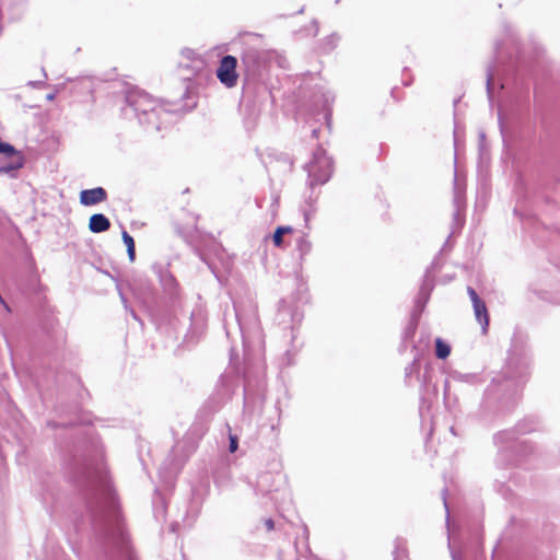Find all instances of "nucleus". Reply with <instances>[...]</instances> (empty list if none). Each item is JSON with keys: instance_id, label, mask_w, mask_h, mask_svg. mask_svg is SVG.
Returning <instances> with one entry per match:
<instances>
[{"instance_id": "nucleus-1", "label": "nucleus", "mask_w": 560, "mask_h": 560, "mask_svg": "<svg viewBox=\"0 0 560 560\" xmlns=\"http://www.w3.org/2000/svg\"><path fill=\"white\" fill-rule=\"evenodd\" d=\"M90 498L88 508L92 514L93 526L101 532L103 540L119 551L127 549L128 538L122 528L119 506L115 491L103 470L88 476Z\"/></svg>"}, {"instance_id": "nucleus-2", "label": "nucleus", "mask_w": 560, "mask_h": 560, "mask_svg": "<svg viewBox=\"0 0 560 560\" xmlns=\"http://www.w3.org/2000/svg\"><path fill=\"white\" fill-rule=\"evenodd\" d=\"M126 118L136 117L141 125L160 131L174 121L175 110L166 107L138 89L130 90L126 94V105L122 107Z\"/></svg>"}, {"instance_id": "nucleus-3", "label": "nucleus", "mask_w": 560, "mask_h": 560, "mask_svg": "<svg viewBox=\"0 0 560 560\" xmlns=\"http://www.w3.org/2000/svg\"><path fill=\"white\" fill-rule=\"evenodd\" d=\"M234 312L238 331L243 340L244 351L253 342H261V329L257 314V307L248 302L246 305L234 303Z\"/></svg>"}, {"instance_id": "nucleus-4", "label": "nucleus", "mask_w": 560, "mask_h": 560, "mask_svg": "<svg viewBox=\"0 0 560 560\" xmlns=\"http://www.w3.org/2000/svg\"><path fill=\"white\" fill-rule=\"evenodd\" d=\"M275 51L246 45L241 55V65L247 79L257 78L272 59Z\"/></svg>"}, {"instance_id": "nucleus-5", "label": "nucleus", "mask_w": 560, "mask_h": 560, "mask_svg": "<svg viewBox=\"0 0 560 560\" xmlns=\"http://www.w3.org/2000/svg\"><path fill=\"white\" fill-rule=\"evenodd\" d=\"M308 175V186L311 189L316 185L327 183L332 174V161L326 154L323 148H317L310 163L305 165Z\"/></svg>"}, {"instance_id": "nucleus-6", "label": "nucleus", "mask_w": 560, "mask_h": 560, "mask_svg": "<svg viewBox=\"0 0 560 560\" xmlns=\"http://www.w3.org/2000/svg\"><path fill=\"white\" fill-rule=\"evenodd\" d=\"M529 362L530 358L526 352L516 354V352L513 351L510 354L504 376L506 377V381H511V384H508L505 387L509 389L511 388L513 395L516 394L520 384L527 376Z\"/></svg>"}, {"instance_id": "nucleus-7", "label": "nucleus", "mask_w": 560, "mask_h": 560, "mask_svg": "<svg viewBox=\"0 0 560 560\" xmlns=\"http://www.w3.org/2000/svg\"><path fill=\"white\" fill-rule=\"evenodd\" d=\"M236 66L237 59L234 56L226 55L220 60L217 77L226 88H234L237 83Z\"/></svg>"}, {"instance_id": "nucleus-8", "label": "nucleus", "mask_w": 560, "mask_h": 560, "mask_svg": "<svg viewBox=\"0 0 560 560\" xmlns=\"http://www.w3.org/2000/svg\"><path fill=\"white\" fill-rule=\"evenodd\" d=\"M413 381L420 383L421 387H427L430 381V368L427 366L421 373V363L417 357L405 368V382L411 385Z\"/></svg>"}, {"instance_id": "nucleus-9", "label": "nucleus", "mask_w": 560, "mask_h": 560, "mask_svg": "<svg viewBox=\"0 0 560 560\" xmlns=\"http://www.w3.org/2000/svg\"><path fill=\"white\" fill-rule=\"evenodd\" d=\"M467 293L471 300L474 313L477 322L481 325L482 331L486 332L489 326V315L485 302L479 298L475 289L467 288Z\"/></svg>"}, {"instance_id": "nucleus-10", "label": "nucleus", "mask_w": 560, "mask_h": 560, "mask_svg": "<svg viewBox=\"0 0 560 560\" xmlns=\"http://www.w3.org/2000/svg\"><path fill=\"white\" fill-rule=\"evenodd\" d=\"M538 422L535 419H525L523 422L518 423L515 431H502L499 432L494 440L497 443H505L513 441L515 439V432L517 434H527L532 431L537 430Z\"/></svg>"}, {"instance_id": "nucleus-11", "label": "nucleus", "mask_w": 560, "mask_h": 560, "mask_svg": "<svg viewBox=\"0 0 560 560\" xmlns=\"http://www.w3.org/2000/svg\"><path fill=\"white\" fill-rule=\"evenodd\" d=\"M433 268V265L427 269L423 282L420 287L418 298L416 300V306L422 311L425 303L428 302L431 291L433 290V275L431 272V269Z\"/></svg>"}, {"instance_id": "nucleus-12", "label": "nucleus", "mask_w": 560, "mask_h": 560, "mask_svg": "<svg viewBox=\"0 0 560 560\" xmlns=\"http://www.w3.org/2000/svg\"><path fill=\"white\" fill-rule=\"evenodd\" d=\"M453 206H454V213H453L454 223L457 226L462 228L464 224V221H465L466 202H465L464 192L458 186H455V189H454Z\"/></svg>"}, {"instance_id": "nucleus-13", "label": "nucleus", "mask_w": 560, "mask_h": 560, "mask_svg": "<svg viewBox=\"0 0 560 560\" xmlns=\"http://www.w3.org/2000/svg\"><path fill=\"white\" fill-rule=\"evenodd\" d=\"M107 192L103 187H95L92 189H85L80 192V202L83 206H93L105 201Z\"/></svg>"}, {"instance_id": "nucleus-14", "label": "nucleus", "mask_w": 560, "mask_h": 560, "mask_svg": "<svg viewBox=\"0 0 560 560\" xmlns=\"http://www.w3.org/2000/svg\"><path fill=\"white\" fill-rule=\"evenodd\" d=\"M499 69L495 63L488 66L487 68V93L490 103L493 101V92L495 86L503 89L504 84L499 78Z\"/></svg>"}, {"instance_id": "nucleus-15", "label": "nucleus", "mask_w": 560, "mask_h": 560, "mask_svg": "<svg viewBox=\"0 0 560 560\" xmlns=\"http://www.w3.org/2000/svg\"><path fill=\"white\" fill-rule=\"evenodd\" d=\"M278 317L282 324H285L288 318H290L293 324H300L303 318V314L298 307L292 308L285 301H282L279 307Z\"/></svg>"}, {"instance_id": "nucleus-16", "label": "nucleus", "mask_w": 560, "mask_h": 560, "mask_svg": "<svg viewBox=\"0 0 560 560\" xmlns=\"http://www.w3.org/2000/svg\"><path fill=\"white\" fill-rule=\"evenodd\" d=\"M160 282L162 284V288H163L164 292L170 298L177 296L178 283H177L176 279L174 278V276L170 271H167V270L161 271V273H160Z\"/></svg>"}, {"instance_id": "nucleus-17", "label": "nucleus", "mask_w": 560, "mask_h": 560, "mask_svg": "<svg viewBox=\"0 0 560 560\" xmlns=\"http://www.w3.org/2000/svg\"><path fill=\"white\" fill-rule=\"evenodd\" d=\"M110 228V221L103 213H95L89 220V229L92 233H103Z\"/></svg>"}, {"instance_id": "nucleus-18", "label": "nucleus", "mask_w": 560, "mask_h": 560, "mask_svg": "<svg viewBox=\"0 0 560 560\" xmlns=\"http://www.w3.org/2000/svg\"><path fill=\"white\" fill-rule=\"evenodd\" d=\"M206 315L202 310L198 308L191 313L190 334L201 335L206 329Z\"/></svg>"}, {"instance_id": "nucleus-19", "label": "nucleus", "mask_w": 560, "mask_h": 560, "mask_svg": "<svg viewBox=\"0 0 560 560\" xmlns=\"http://www.w3.org/2000/svg\"><path fill=\"white\" fill-rule=\"evenodd\" d=\"M316 202H317V196L313 197V195H311L305 200V205L302 208V212H303V217H304V220L306 223L311 220V218L316 212Z\"/></svg>"}, {"instance_id": "nucleus-20", "label": "nucleus", "mask_w": 560, "mask_h": 560, "mask_svg": "<svg viewBox=\"0 0 560 560\" xmlns=\"http://www.w3.org/2000/svg\"><path fill=\"white\" fill-rule=\"evenodd\" d=\"M292 232L293 229L291 226H278L272 236L273 244L280 248L285 247L283 235Z\"/></svg>"}, {"instance_id": "nucleus-21", "label": "nucleus", "mask_w": 560, "mask_h": 560, "mask_svg": "<svg viewBox=\"0 0 560 560\" xmlns=\"http://www.w3.org/2000/svg\"><path fill=\"white\" fill-rule=\"evenodd\" d=\"M122 242L127 247V254L130 261L135 260L136 257V249H135V241L132 236L127 232L122 231L121 233Z\"/></svg>"}, {"instance_id": "nucleus-22", "label": "nucleus", "mask_w": 560, "mask_h": 560, "mask_svg": "<svg viewBox=\"0 0 560 560\" xmlns=\"http://www.w3.org/2000/svg\"><path fill=\"white\" fill-rule=\"evenodd\" d=\"M451 353V347L441 338L435 339V355L438 359L444 360Z\"/></svg>"}, {"instance_id": "nucleus-23", "label": "nucleus", "mask_w": 560, "mask_h": 560, "mask_svg": "<svg viewBox=\"0 0 560 560\" xmlns=\"http://www.w3.org/2000/svg\"><path fill=\"white\" fill-rule=\"evenodd\" d=\"M296 248L300 253V256L303 257L310 254L312 249V243L305 236H301L296 242Z\"/></svg>"}, {"instance_id": "nucleus-24", "label": "nucleus", "mask_w": 560, "mask_h": 560, "mask_svg": "<svg viewBox=\"0 0 560 560\" xmlns=\"http://www.w3.org/2000/svg\"><path fill=\"white\" fill-rule=\"evenodd\" d=\"M394 560H405L407 558V549L402 541L397 539L394 550Z\"/></svg>"}, {"instance_id": "nucleus-25", "label": "nucleus", "mask_w": 560, "mask_h": 560, "mask_svg": "<svg viewBox=\"0 0 560 560\" xmlns=\"http://www.w3.org/2000/svg\"><path fill=\"white\" fill-rule=\"evenodd\" d=\"M452 380L459 383H474L476 381L475 374H464L459 372H454L451 374Z\"/></svg>"}, {"instance_id": "nucleus-26", "label": "nucleus", "mask_w": 560, "mask_h": 560, "mask_svg": "<svg viewBox=\"0 0 560 560\" xmlns=\"http://www.w3.org/2000/svg\"><path fill=\"white\" fill-rule=\"evenodd\" d=\"M22 167V162H11L5 165L0 166V174H10L11 176H14V173Z\"/></svg>"}, {"instance_id": "nucleus-27", "label": "nucleus", "mask_w": 560, "mask_h": 560, "mask_svg": "<svg viewBox=\"0 0 560 560\" xmlns=\"http://www.w3.org/2000/svg\"><path fill=\"white\" fill-rule=\"evenodd\" d=\"M338 40H339V37L336 34L330 35L329 37H327L325 39L324 48L323 49L325 51L332 50L336 47Z\"/></svg>"}, {"instance_id": "nucleus-28", "label": "nucleus", "mask_w": 560, "mask_h": 560, "mask_svg": "<svg viewBox=\"0 0 560 560\" xmlns=\"http://www.w3.org/2000/svg\"><path fill=\"white\" fill-rule=\"evenodd\" d=\"M416 328H417V322L411 320L410 324L406 327V329L404 331V339L407 340V339L411 338L416 331Z\"/></svg>"}, {"instance_id": "nucleus-29", "label": "nucleus", "mask_w": 560, "mask_h": 560, "mask_svg": "<svg viewBox=\"0 0 560 560\" xmlns=\"http://www.w3.org/2000/svg\"><path fill=\"white\" fill-rule=\"evenodd\" d=\"M238 447V439L235 434L229 433V451L234 453Z\"/></svg>"}, {"instance_id": "nucleus-30", "label": "nucleus", "mask_w": 560, "mask_h": 560, "mask_svg": "<svg viewBox=\"0 0 560 560\" xmlns=\"http://www.w3.org/2000/svg\"><path fill=\"white\" fill-rule=\"evenodd\" d=\"M448 396H450V382L446 380L444 383V400L445 405L448 407Z\"/></svg>"}, {"instance_id": "nucleus-31", "label": "nucleus", "mask_w": 560, "mask_h": 560, "mask_svg": "<svg viewBox=\"0 0 560 560\" xmlns=\"http://www.w3.org/2000/svg\"><path fill=\"white\" fill-rule=\"evenodd\" d=\"M445 493H446V489L443 490V502H444V506H445V510H446V522H447V528L450 529V510H448V505H447V501H446V498H445Z\"/></svg>"}, {"instance_id": "nucleus-32", "label": "nucleus", "mask_w": 560, "mask_h": 560, "mask_svg": "<svg viewBox=\"0 0 560 560\" xmlns=\"http://www.w3.org/2000/svg\"><path fill=\"white\" fill-rule=\"evenodd\" d=\"M499 386H500V381H499V380H497V378H494V380L492 381L491 386H490V387H489V389H488V395H491L492 393H494V392L497 390V387H499Z\"/></svg>"}, {"instance_id": "nucleus-33", "label": "nucleus", "mask_w": 560, "mask_h": 560, "mask_svg": "<svg viewBox=\"0 0 560 560\" xmlns=\"http://www.w3.org/2000/svg\"><path fill=\"white\" fill-rule=\"evenodd\" d=\"M264 523L268 532H271L275 528V522L271 518L265 520Z\"/></svg>"}, {"instance_id": "nucleus-34", "label": "nucleus", "mask_w": 560, "mask_h": 560, "mask_svg": "<svg viewBox=\"0 0 560 560\" xmlns=\"http://www.w3.org/2000/svg\"><path fill=\"white\" fill-rule=\"evenodd\" d=\"M451 555H452L453 560H460V557L452 549H451Z\"/></svg>"}, {"instance_id": "nucleus-35", "label": "nucleus", "mask_w": 560, "mask_h": 560, "mask_svg": "<svg viewBox=\"0 0 560 560\" xmlns=\"http://www.w3.org/2000/svg\"><path fill=\"white\" fill-rule=\"evenodd\" d=\"M120 296H121V301H122V303L125 305V308L128 310V304H127L126 298L122 294H120Z\"/></svg>"}, {"instance_id": "nucleus-36", "label": "nucleus", "mask_w": 560, "mask_h": 560, "mask_svg": "<svg viewBox=\"0 0 560 560\" xmlns=\"http://www.w3.org/2000/svg\"><path fill=\"white\" fill-rule=\"evenodd\" d=\"M495 49H497L498 55H501L503 47L501 45H497Z\"/></svg>"}, {"instance_id": "nucleus-37", "label": "nucleus", "mask_w": 560, "mask_h": 560, "mask_svg": "<svg viewBox=\"0 0 560 560\" xmlns=\"http://www.w3.org/2000/svg\"><path fill=\"white\" fill-rule=\"evenodd\" d=\"M129 312H130V315H131L136 320H139V318H138V316H137V314H136V312H135L133 310H129Z\"/></svg>"}, {"instance_id": "nucleus-38", "label": "nucleus", "mask_w": 560, "mask_h": 560, "mask_svg": "<svg viewBox=\"0 0 560 560\" xmlns=\"http://www.w3.org/2000/svg\"><path fill=\"white\" fill-rule=\"evenodd\" d=\"M225 329H226L228 337H230L232 332H231V328L228 326V324H225Z\"/></svg>"}, {"instance_id": "nucleus-39", "label": "nucleus", "mask_w": 560, "mask_h": 560, "mask_svg": "<svg viewBox=\"0 0 560 560\" xmlns=\"http://www.w3.org/2000/svg\"><path fill=\"white\" fill-rule=\"evenodd\" d=\"M312 133H313L314 138H317L318 130L317 129H313Z\"/></svg>"}, {"instance_id": "nucleus-40", "label": "nucleus", "mask_w": 560, "mask_h": 560, "mask_svg": "<svg viewBox=\"0 0 560 560\" xmlns=\"http://www.w3.org/2000/svg\"><path fill=\"white\" fill-rule=\"evenodd\" d=\"M233 358H234V350L232 349L231 350V361L233 360Z\"/></svg>"}, {"instance_id": "nucleus-41", "label": "nucleus", "mask_w": 560, "mask_h": 560, "mask_svg": "<svg viewBox=\"0 0 560 560\" xmlns=\"http://www.w3.org/2000/svg\"><path fill=\"white\" fill-rule=\"evenodd\" d=\"M47 98H48V100H52V98H54V95H52V94H50V95H48V96H47Z\"/></svg>"}, {"instance_id": "nucleus-42", "label": "nucleus", "mask_w": 560, "mask_h": 560, "mask_svg": "<svg viewBox=\"0 0 560 560\" xmlns=\"http://www.w3.org/2000/svg\"><path fill=\"white\" fill-rule=\"evenodd\" d=\"M451 432H452L453 434H455V431H454V428H453V427H451Z\"/></svg>"}, {"instance_id": "nucleus-43", "label": "nucleus", "mask_w": 560, "mask_h": 560, "mask_svg": "<svg viewBox=\"0 0 560 560\" xmlns=\"http://www.w3.org/2000/svg\"><path fill=\"white\" fill-rule=\"evenodd\" d=\"M0 301L3 303V301H2V296H0Z\"/></svg>"}]
</instances>
